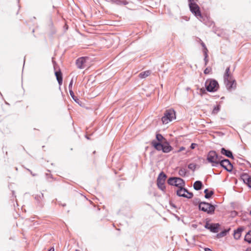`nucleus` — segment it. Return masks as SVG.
<instances>
[{
    "label": "nucleus",
    "instance_id": "nucleus-1",
    "mask_svg": "<svg viewBox=\"0 0 251 251\" xmlns=\"http://www.w3.org/2000/svg\"><path fill=\"white\" fill-rule=\"evenodd\" d=\"M224 82L228 90L236 87V81L230 72V67L226 68L224 75Z\"/></svg>",
    "mask_w": 251,
    "mask_h": 251
},
{
    "label": "nucleus",
    "instance_id": "nucleus-2",
    "mask_svg": "<svg viewBox=\"0 0 251 251\" xmlns=\"http://www.w3.org/2000/svg\"><path fill=\"white\" fill-rule=\"evenodd\" d=\"M176 119V111L172 108L167 109L164 113V116L161 118L162 124L166 125Z\"/></svg>",
    "mask_w": 251,
    "mask_h": 251
},
{
    "label": "nucleus",
    "instance_id": "nucleus-3",
    "mask_svg": "<svg viewBox=\"0 0 251 251\" xmlns=\"http://www.w3.org/2000/svg\"><path fill=\"white\" fill-rule=\"evenodd\" d=\"M205 87L207 91L209 92H215L219 89V84L216 79L209 78L206 80Z\"/></svg>",
    "mask_w": 251,
    "mask_h": 251
},
{
    "label": "nucleus",
    "instance_id": "nucleus-4",
    "mask_svg": "<svg viewBox=\"0 0 251 251\" xmlns=\"http://www.w3.org/2000/svg\"><path fill=\"white\" fill-rule=\"evenodd\" d=\"M222 158L223 157L219 155L215 151H210L207 155V160L212 164V166H216V165L219 164Z\"/></svg>",
    "mask_w": 251,
    "mask_h": 251
},
{
    "label": "nucleus",
    "instance_id": "nucleus-5",
    "mask_svg": "<svg viewBox=\"0 0 251 251\" xmlns=\"http://www.w3.org/2000/svg\"><path fill=\"white\" fill-rule=\"evenodd\" d=\"M216 205H212L208 202L202 201L200 203L199 209L207 214L212 215L214 213Z\"/></svg>",
    "mask_w": 251,
    "mask_h": 251
},
{
    "label": "nucleus",
    "instance_id": "nucleus-6",
    "mask_svg": "<svg viewBox=\"0 0 251 251\" xmlns=\"http://www.w3.org/2000/svg\"><path fill=\"white\" fill-rule=\"evenodd\" d=\"M167 182L170 185L175 186L178 188L185 185L183 179L179 177H171L168 179Z\"/></svg>",
    "mask_w": 251,
    "mask_h": 251
},
{
    "label": "nucleus",
    "instance_id": "nucleus-7",
    "mask_svg": "<svg viewBox=\"0 0 251 251\" xmlns=\"http://www.w3.org/2000/svg\"><path fill=\"white\" fill-rule=\"evenodd\" d=\"M219 164H220L221 167H222L226 170L229 172H230L233 169V166L232 164L227 159H221Z\"/></svg>",
    "mask_w": 251,
    "mask_h": 251
},
{
    "label": "nucleus",
    "instance_id": "nucleus-8",
    "mask_svg": "<svg viewBox=\"0 0 251 251\" xmlns=\"http://www.w3.org/2000/svg\"><path fill=\"white\" fill-rule=\"evenodd\" d=\"M190 11L196 17L201 16V11L199 6L196 3L189 4Z\"/></svg>",
    "mask_w": 251,
    "mask_h": 251
},
{
    "label": "nucleus",
    "instance_id": "nucleus-9",
    "mask_svg": "<svg viewBox=\"0 0 251 251\" xmlns=\"http://www.w3.org/2000/svg\"><path fill=\"white\" fill-rule=\"evenodd\" d=\"M88 59V57L86 56L80 57L77 58L75 61V64L77 68L80 69H84L85 67V63Z\"/></svg>",
    "mask_w": 251,
    "mask_h": 251
},
{
    "label": "nucleus",
    "instance_id": "nucleus-10",
    "mask_svg": "<svg viewBox=\"0 0 251 251\" xmlns=\"http://www.w3.org/2000/svg\"><path fill=\"white\" fill-rule=\"evenodd\" d=\"M201 22H202L203 24H204L208 26H211L212 25H214V23L213 22L211 21L208 19V17L206 16L203 15L201 13V16H198L197 17Z\"/></svg>",
    "mask_w": 251,
    "mask_h": 251
},
{
    "label": "nucleus",
    "instance_id": "nucleus-11",
    "mask_svg": "<svg viewBox=\"0 0 251 251\" xmlns=\"http://www.w3.org/2000/svg\"><path fill=\"white\" fill-rule=\"evenodd\" d=\"M240 177L244 182L247 184L251 188V177L246 173L242 174Z\"/></svg>",
    "mask_w": 251,
    "mask_h": 251
},
{
    "label": "nucleus",
    "instance_id": "nucleus-12",
    "mask_svg": "<svg viewBox=\"0 0 251 251\" xmlns=\"http://www.w3.org/2000/svg\"><path fill=\"white\" fill-rule=\"evenodd\" d=\"M54 74L59 85H61L63 82V75L60 69L55 71Z\"/></svg>",
    "mask_w": 251,
    "mask_h": 251
},
{
    "label": "nucleus",
    "instance_id": "nucleus-13",
    "mask_svg": "<svg viewBox=\"0 0 251 251\" xmlns=\"http://www.w3.org/2000/svg\"><path fill=\"white\" fill-rule=\"evenodd\" d=\"M221 152L222 154L226 156L228 158H230L232 159H233L234 158L232 152L229 150H226L224 148H222L221 149Z\"/></svg>",
    "mask_w": 251,
    "mask_h": 251
},
{
    "label": "nucleus",
    "instance_id": "nucleus-14",
    "mask_svg": "<svg viewBox=\"0 0 251 251\" xmlns=\"http://www.w3.org/2000/svg\"><path fill=\"white\" fill-rule=\"evenodd\" d=\"M151 144L157 151H162L163 144L157 142L155 140H153L152 141Z\"/></svg>",
    "mask_w": 251,
    "mask_h": 251
},
{
    "label": "nucleus",
    "instance_id": "nucleus-15",
    "mask_svg": "<svg viewBox=\"0 0 251 251\" xmlns=\"http://www.w3.org/2000/svg\"><path fill=\"white\" fill-rule=\"evenodd\" d=\"M243 231V228L242 227H238L236 230H234L233 234L234 239L236 240L239 239L241 236V233Z\"/></svg>",
    "mask_w": 251,
    "mask_h": 251
},
{
    "label": "nucleus",
    "instance_id": "nucleus-16",
    "mask_svg": "<svg viewBox=\"0 0 251 251\" xmlns=\"http://www.w3.org/2000/svg\"><path fill=\"white\" fill-rule=\"evenodd\" d=\"M173 150V148L168 143H165L163 144L162 151L164 153H168Z\"/></svg>",
    "mask_w": 251,
    "mask_h": 251
},
{
    "label": "nucleus",
    "instance_id": "nucleus-17",
    "mask_svg": "<svg viewBox=\"0 0 251 251\" xmlns=\"http://www.w3.org/2000/svg\"><path fill=\"white\" fill-rule=\"evenodd\" d=\"M219 226L220 224L219 223L211 224L209 226V230L213 233H217Z\"/></svg>",
    "mask_w": 251,
    "mask_h": 251
},
{
    "label": "nucleus",
    "instance_id": "nucleus-18",
    "mask_svg": "<svg viewBox=\"0 0 251 251\" xmlns=\"http://www.w3.org/2000/svg\"><path fill=\"white\" fill-rule=\"evenodd\" d=\"M203 186L202 183L201 181L197 180L194 183L193 187L196 190H200Z\"/></svg>",
    "mask_w": 251,
    "mask_h": 251
},
{
    "label": "nucleus",
    "instance_id": "nucleus-19",
    "mask_svg": "<svg viewBox=\"0 0 251 251\" xmlns=\"http://www.w3.org/2000/svg\"><path fill=\"white\" fill-rule=\"evenodd\" d=\"M70 93V94L71 96V97L72 98V99L74 100V101L76 102L77 103H78L79 105H81L82 102L79 100V99L78 98H77V97H76L73 92V90H71V92H69Z\"/></svg>",
    "mask_w": 251,
    "mask_h": 251
},
{
    "label": "nucleus",
    "instance_id": "nucleus-20",
    "mask_svg": "<svg viewBox=\"0 0 251 251\" xmlns=\"http://www.w3.org/2000/svg\"><path fill=\"white\" fill-rule=\"evenodd\" d=\"M204 193H205L204 197L207 199H210L214 194V191L213 190L209 191L208 189H205Z\"/></svg>",
    "mask_w": 251,
    "mask_h": 251
},
{
    "label": "nucleus",
    "instance_id": "nucleus-21",
    "mask_svg": "<svg viewBox=\"0 0 251 251\" xmlns=\"http://www.w3.org/2000/svg\"><path fill=\"white\" fill-rule=\"evenodd\" d=\"M151 74L150 70L146 71L140 73L139 75V77L141 78H144L149 76Z\"/></svg>",
    "mask_w": 251,
    "mask_h": 251
},
{
    "label": "nucleus",
    "instance_id": "nucleus-22",
    "mask_svg": "<svg viewBox=\"0 0 251 251\" xmlns=\"http://www.w3.org/2000/svg\"><path fill=\"white\" fill-rule=\"evenodd\" d=\"M183 187L184 186L180 187L176 191L177 195H178L179 197H181V195H182V194H181V192H183V193L185 194V193H187L188 192H189L187 189L184 188Z\"/></svg>",
    "mask_w": 251,
    "mask_h": 251
},
{
    "label": "nucleus",
    "instance_id": "nucleus-23",
    "mask_svg": "<svg viewBox=\"0 0 251 251\" xmlns=\"http://www.w3.org/2000/svg\"><path fill=\"white\" fill-rule=\"evenodd\" d=\"M164 184L165 181H162V180H157V184L158 187L162 191H164L165 189V186Z\"/></svg>",
    "mask_w": 251,
    "mask_h": 251
},
{
    "label": "nucleus",
    "instance_id": "nucleus-24",
    "mask_svg": "<svg viewBox=\"0 0 251 251\" xmlns=\"http://www.w3.org/2000/svg\"><path fill=\"white\" fill-rule=\"evenodd\" d=\"M167 178V176L166 174H165L163 172H161L159 174V176H158L157 180H160L162 181H165L166 178Z\"/></svg>",
    "mask_w": 251,
    "mask_h": 251
},
{
    "label": "nucleus",
    "instance_id": "nucleus-25",
    "mask_svg": "<svg viewBox=\"0 0 251 251\" xmlns=\"http://www.w3.org/2000/svg\"><path fill=\"white\" fill-rule=\"evenodd\" d=\"M229 230H230V228H228V229L224 230L223 231H221L220 233H218L217 236L218 238L225 236Z\"/></svg>",
    "mask_w": 251,
    "mask_h": 251
},
{
    "label": "nucleus",
    "instance_id": "nucleus-26",
    "mask_svg": "<svg viewBox=\"0 0 251 251\" xmlns=\"http://www.w3.org/2000/svg\"><path fill=\"white\" fill-rule=\"evenodd\" d=\"M187 173V170L185 168H182L178 171V174L181 176H185Z\"/></svg>",
    "mask_w": 251,
    "mask_h": 251
},
{
    "label": "nucleus",
    "instance_id": "nucleus-27",
    "mask_svg": "<svg viewBox=\"0 0 251 251\" xmlns=\"http://www.w3.org/2000/svg\"><path fill=\"white\" fill-rule=\"evenodd\" d=\"M35 199L36 200L38 206L42 207L44 205V202L40 199L38 195L35 196Z\"/></svg>",
    "mask_w": 251,
    "mask_h": 251
},
{
    "label": "nucleus",
    "instance_id": "nucleus-28",
    "mask_svg": "<svg viewBox=\"0 0 251 251\" xmlns=\"http://www.w3.org/2000/svg\"><path fill=\"white\" fill-rule=\"evenodd\" d=\"M221 106L220 104H217L216 106H214L213 110H212V114H217L220 110Z\"/></svg>",
    "mask_w": 251,
    "mask_h": 251
},
{
    "label": "nucleus",
    "instance_id": "nucleus-29",
    "mask_svg": "<svg viewBox=\"0 0 251 251\" xmlns=\"http://www.w3.org/2000/svg\"><path fill=\"white\" fill-rule=\"evenodd\" d=\"M245 240L249 243H251V233L250 231L246 234Z\"/></svg>",
    "mask_w": 251,
    "mask_h": 251
},
{
    "label": "nucleus",
    "instance_id": "nucleus-30",
    "mask_svg": "<svg viewBox=\"0 0 251 251\" xmlns=\"http://www.w3.org/2000/svg\"><path fill=\"white\" fill-rule=\"evenodd\" d=\"M116 4L119 5H126L128 4V2L126 0H115Z\"/></svg>",
    "mask_w": 251,
    "mask_h": 251
},
{
    "label": "nucleus",
    "instance_id": "nucleus-31",
    "mask_svg": "<svg viewBox=\"0 0 251 251\" xmlns=\"http://www.w3.org/2000/svg\"><path fill=\"white\" fill-rule=\"evenodd\" d=\"M187 194H185V193H183L182 195H181V197L186 198L187 199H191L193 196V194L192 192H188Z\"/></svg>",
    "mask_w": 251,
    "mask_h": 251
},
{
    "label": "nucleus",
    "instance_id": "nucleus-32",
    "mask_svg": "<svg viewBox=\"0 0 251 251\" xmlns=\"http://www.w3.org/2000/svg\"><path fill=\"white\" fill-rule=\"evenodd\" d=\"M156 139L158 141V142H160L164 139V137L161 134L157 133L156 134Z\"/></svg>",
    "mask_w": 251,
    "mask_h": 251
},
{
    "label": "nucleus",
    "instance_id": "nucleus-33",
    "mask_svg": "<svg viewBox=\"0 0 251 251\" xmlns=\"http://www.w3.org/2000/svg\"><path fill=\"white\" fill-rule=\"evenodd\" d=\"M204 65H205V66H206V65H207V64L208 62V54H207V53L205 51H204Z\"/></svg>",
    "mask_w": 251,
    "mask_h": 251
},
{
    "label": "nucleus",
    "instance_id": "nucleus-34",
    "mask_svg": "<svg viewBox=\"0 0 251 251\" xmlns=\"http://www.w3.org/2000/svg\"><path fill=\"white\" fill-rule=\"evenodd\" d=\"M196 164H195L194 163H190L188 166V168L193 171H195V170L196 169Z\"/></svg>",
    "mask_w": 251,
    "mask_h": 251
},
{
    "label": "nucleus",
    "instance_id": "nucleus-35",
    "mask_svg": "<svg viewBox=\"0 0 251 251\" xmlns=\"http://www.w3.org/2000/svg\"><path fill=\"white\" fill-rule=\"evenodd\" d=\"M202 201H200V200L198 198H195L193 200V203L194 205H196L197 204L200 205V203Z\"/></svg>",
    "mask_w": 251,
    "mask_h": 251
},
{
    "label": "nucleus",
    "instance_id": "nucleus-36",
    "mask_svg": "<svg viewBox=\"0 0 251 251\" xmlns=\"http://www.w3.org/2000/svg\"><path fill=\"white\" fill-rule=\"evenodd\" d=\"M201 45L203 48V53H204V51H205L206 52H208V50L206 47V45H205V44L202 42L201 43Z\"/></svg>",
    "mask_w": 251,
    "mask_h": 251
},
{
    "label": "nucleus",
    "instance_id": "nucleus-37",
    "mask_svg": "<svg viewBox=\"0 0 251 251\" xmlns=\"http://www.w3.org/2000/svg\"><path fill=\"white\" fill-rule=\"evenodd\" d=\"M211 71V68L207 67L204 70V74L205 75L209 74Z\"/></svg>",
    "mask_w": 251,
    "mask_h": 251
},
{
    "label": "nucleus",
    "instance_id": "nucleus-38",
    "mask_svg": "<svg viewBox=\"0 0 251 251\" xmlns=\"http://www.w3.org/2000/svg\"><path fill=\"white\" fill-rule=\"evenodd\" d=\"M73 84V79H72L71 81L70 82V83L69 85V92H71V90H72Z\"/></svg>",
    "mask_w": 251,
    "mask_h": 251
},
{
    "label": "nucleus",
    "instance_id": "nucleus-39",
    "mask_svg": "<svg viewBox=\"0 0 251 251\" xmlns=\"http://www.w3.org/2000/svg\"><path fill=\"white\" fill-rule=\"evenodd\" d=\"M39 198H40V199L42 201H43V200L44 199V194L43 193H41L40 194H39Z\"/></svg>",
    "mask_w": 251,
    "mask_h": 251
},
{
    "label": "nucleus",
    "instance_id": "nucleus-40",
    "mask_svg": "<svg viewBox=\"0 0 251 251\" xmlns=\"http://www.w3.org/2000/svg\"><path fill=\"white\" fill-rule=\"evenodd\" d=\"M197 146H198V145L197 144L192 143V144H191V145L190 146V148L192 150L194 149Z\"/></svg>",
    "mask_w": 251,
    "mask_h": 251
},
{
    "label": "nucleus",
    "instance_id": "nucleus-41",
    "mask_svg": "<svg viewBox=\"0 0 251 251\" xmlns=\"http://www.w3.org/2000/svg\"><path fill=\"white\" fill-rule=\"evenodd\" d=\"M196 1H198V0H188L189 4H194L196 3Z\"/></svg>",
    "mask_w": 251,
    "mask_h": 251
},
{
    "label": "nucleus",
    "instance_id": "nucleus-42",
    "mask_svg": "<svg viewBox=\"0 0 251 251\" xmlns=\"http://www.w3.org/2000/svg\"><path fill=\"white\" fill-rule=\"evenodd\" d=\"M209 226L210 225L208 222H206L205 225H204V227L206 229H209Z\"/></svg>",
    "mask_w": 251,
    "mask_h": 251
},
{
    "label": "nucleus",
    "instance_id": "nucleus-43",
    "mask_svg": "<svg viewBox=\"0 0 251 251\" xmlns=\"http://www.w3.org/2000/svg\"><path fill=\"white\" fill-rule=\"evenodd\" d=\"M86 130V134L85 135V137L87 139H89V138L88 135V132H89V128H87Z\"/></svg>",
    "mask_w": 251,
    "mask_h": 251
},
{
    "label": "nucleus",
    "instance_id": "nucleus-44",
    "mask_svg": "<svg viewBox=\"0 0 251 251\" xmlns=\"http://www.w3.org/2000/svg\"><path fill=\"white\" fill-rule=\"evenodd\" d=\"M200 92H201V93H202V94L205 93V90H204V88H201V89H200Z\"/></svg>",
    "mask_w": 251,
    "mask_h": 251
},
{
    "label": "nucleus",
    "instance_id": "nucleus-45",
    "mask_svg": "<svg viewBox=\"0 0 251 251\" xmlns=\"http://www.w3.org/2000/svg\"><path fill=\"white\" fill-rule=\"evenodd\" d=\"M204 251H213L212 250H211L209 248H206L204 249Z\"/></svg>",
    "mask_w": 251,
    "mask_h": 251
},
{
    "label": "nucleus",
    "instance_id": "nucleus-46",
    "mask_svg": "<svg viewBox=\"0 0 251 251\" xmlns=\"http://www.w3.org/2000/svg\"><path fill=\"white\" fill-rule=\"evenodd\" d=\"M27 170L30 173V174L32 175V176H35V174H34V173H32V172L31 171V170H30L29 169H27Z\"/></svg>",
    "mask_w": 251,
    "mask_h": 251
},
{
    "label": "nucleus",
    "instance_id": "nucleus-47",
    "mask_svg": "<svg viewBox=\"0 0 251 251\" xmlns=\"http://www.w3.org/2000/svg\"><path fill=\"white\" fill-rule=\"evenodd\" d=\"M185 149V148L182 147L180 148L179 149V151H183Z\"/></svg>",
    "mask_w": 251,
    "mask_h": 251
},
{
    "label": "nucleus",
    "instance_id": "nucleus-48",
    "mask_svg": "<svg viewBox=\"0 0 251 251\" xmlns=\"http://www.w3.org/2000/svg\"><path fill=\"white\" fill-rule=\"evenodd\" d=\"M48 251H54V249L53 248H51Z\"/></svg>",
    "mask_w": 251,
    "mask_h": 251
},
{
    "label": "nucleus",
    "instance_id": "nucleus-49",
    "mask_svg": "<svg viewBox=\"0 0 251 251\" xmlns=\"http://www.w3.org/2000/svg\"><path fill=\"white\" fill-rule=\"evenodd\" d=\"M192 226L194 228H197V225H195V224H193L192 225Z\"/></svg>",
    "mask_w": 251,
    "mask_h": 251
},
{
    "label": "nucleus",
    "instance_id": "nucleus-50",
    "mask_svg": "<svg viewBox=\"0 0 251 251\" xmlns=\"http://www.w3.org/2000/svg\"><path fill=\"white\" fill-rule=\"evenodd\" d=\"M246 251H251V248H248Z\"/></svg>",
    "mask_w": 251,
    "mask_h": 251
},
{
    "label": "nucleus",
    "instance_id": "nucleus-51",
    "mask_svg": "<svg viewBox=\"0 0 251 251\" xmlns=\"http://www.w3.org/2000/svg\"><path fill=\"white\" fill-rule=\"evenodd\" d=\"M62 205L63 206H66V204H65V203L63 204Z\"/></svg>",
    "mask_w": 251,
    "mask_h": 251
},
{
    "label": "nucleus",
    "instance_id": "nucleus-52",
    "mask_svg": "<svg viewBox=\"0 0 251 251\" xmlns=\"http://www.w3.org/2000/svg\"><path fill=\"white\" fill-rule=\"evenodd\" d=\"M54 69L55 70V65L54 64Z\"/></svg>",
    "mask_w": 251,
    "mask_h": 251
},
{
    "label": "nucleus",
    "instance_id": "nucleus-53",
    "mask_svg": "<svg viewBox=\"0 0 251 251\" xmlns=\"http://www.w3.org/2000/svg\"><path fill=\"white\" fill-rule=\"evenodd\" d=\"M5 103H6V104L9 105V103H7V102H5Z\"/></svg>",
    "mask_w": 251,
    "mask_h": 251
},
{
    "label": "nucleus",
    "instance_id": "nucleus-54",
    "mask_svg": "<svg viewBox=\"0 0 251 251\" xmlns=\"http://www.w3.org/2000/svg\"><path fill=\"white\" fill-rule=\"evenodd\" d=\"M75 251H78V250H75Z\"/></svg>",
    "mask_w": 251,
    "mask_h": 251
},
{
    "label": "nucleus",
    "instance_id": "nucleus-55",
    "mask_svg": "<svg viewBox=\"0 0 251 251\" xmlns=\"http://www.w3.org/2000/svg\"><path fill=\"white\" fill-rule=\"evenodd\" d=\"M250 232L251 233V230H250Z\"/></svg>",
    "mask_w": 251,
    "mask_h": 251
}]
</instances>
